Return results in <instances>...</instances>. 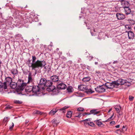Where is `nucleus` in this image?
<instances>
[{
  "mask_svg": "<svg viewBox=\"0 0 135 135\" xmlns=\"http://www.w3.org/2000/svg\"><path fill=\"white\" fill-rule=\"evenodd\" d=\"M32 62L31 66L32 67V69L35 70L36 69H39L40 68H42L45 65L46 62L45 61H40L37 60L35 61L36 58L35 56H32Z\"/></svg>",
  "mask_w": 135,
  "mask_h": 135,
  "instance_id": "nucleus-1",
  "label": "nucleus"
},
{
  "mask_svg": "<svg viewBox=\"0 0 135 135\" xmlns=\"http://www.w3.org/2000/svg\"><path fill=\"white\" fill-rule=\"evenodd\" d=\"M40 88L37 85H35L33 84H32L31 85H27L25 88L26 91L27 93H30L32 94V95H36L39 93Z\"/></svg>",
  "mask_w": 135,
  "mask_h": 135,
  "instance_id": "nucleus-2",
  "label": "nucleus"
},
{
  "mask_svg": "<svg viewBox=\"0 0 135 135\" xmlns=\"http://www.w3.org/2000/svg\"><path fill=\"white\" fill-rule=\"evenodd\" d=\"M100 112L98 111L97 109H93L90 111V113H85L83 114L79 113L78 115L75 116V117H80L82 115L83 116H84L86 115H89L90 114H93L94 115H100Z\"/></svg>",
  "mask_w": 135,
  "mask_h": 135,
  "instance_id": "nucleus-3",
  "label": "nucleus"
},
{
  "mask_svg": "<svg viewBox=\"0 0 135 135\" xmlns=\"http://www.w3.org/2000/svg\"><path fill=\"white\" fill-rule=\"evenodd\" d=\"M47 90L48 91L52 92L55 94L59 92V90L58 88H56L55 86L52 85L48 86L47 88Z\"/></svg>",
  "mask_w": 135,
  "mask_h": 135,
  "instance_id": "nucleus-4",
  "label": "nucleus"
},
{
  "mask_svg": "<svg viewBox=\"0 0 135 135\" xmlns=\"http://www.w3.org/2000/svg\"><path fill=\"white\" fill-rule=\"evenodd\" d=\"M17 86L18 89L22 90L26 86V84L23 82V81L21 79H19L17 83Z\"/></svg>",
  "mask_w": 135,
  "mask_h": 135,
  "instance_id": "nucleus-5",
  "label": "nucleus"
},
{
  "mask_svg": "<svg viewBox=\"0 0 135 135\" xmlns=\"http://www.w3.org/2000/svg\"><path fill=\"white\" fill-rule=\"evenodd\" d=\"M114 108L117 113H118L119 115H118V118H122L121 116L122 115V113L120 112L121 109L122 107L120 105H116L114 106Z\"/></svg>",
  "mask_w": 135,
  "mask_h": 135,
  "instance_id": "nucleus-6",
  "label": "nucleus"
},
{
  "mask_svg": "<svg viewBox=\"0 0 135 135\" xmlns=\"http://www.w3.org/2000/svg\"><path fill=\"white\" fill-rule=\"evenodd\" d=\"M105 86L104 85H100L95 88L96 91L98 93H102L105 91Z\"/></svg>",
  "mask_w": 135,
  "mask_h": 135,
  "instance_id": "nucleus-7",
  "label": "nucleus"
},
{
  "mask_svg": "<svg viewBox=\"0 0 135 135\" xmlns=\"http://www.w3.org/2000/svg\"><path fill=\"white\" fill-rule=\"evenodd\" d=\"M28 81L27 82V85H30L29 83H31L33 84V79L32 78V74L30 71H28Z\"/></svg>",
  "mask_w": 135,
  "mask_h": 135,
  "instance_id": "nucleus-8",
  "label": "nucleus"
},
{
  "mask_svg": "<svg viewBox=\"0 0 135 135\" xmlns=\"http://www.w3.org/2000/svg\"><path fill=\"white\" fill-rule=\"evenodd\" d=\"M66 85L63 83L62 82H61L60 83L58 84L57 85V88L59 90L60 89H65L66 87Z\"/></svg>",
  "mask_w": 135,
  "mask_h": 135,
  "instance_id": "nucleus-9",
  "label": "nucleus"
},
{
  "mask_svg": "<svg viewBox=\"0 0 135 135\" xmlns=\"http://www.w3.org/2000/svg\"><path fill=\"white\" fill-rule=\"evenodd\" d=\"M47 82V80L44 78H41L40 81V85L41 86H46V83Z\"/></svg>",
  "mask_w": 135,
  "mask_h": 135,
  "instance_id": "nucleus-10",
  "label": "nucleus"
},
{
  "mask_svg": "<svg viewBox=\"0 0 135 135\" xmlns=\"http://www.w3.org/2000/svg\"><path fill=\"white\" fill-rule=\"evenodd\" d=\"M116 16L117 19L119 20L123 19L125 18V16L124 15L120 13H117Z\"/></svg>",
  "mask_w": 135,
  "mask_h": 135,
  "instance_id": "nucleus-11",
  "label": "nucleus"
},
{
  "mask_svg": "<svg viewBox=\"0 0 135 135\" xmlns=\"http://www.w3.org/2000/svg\"><path fill=\"white\" fill-rule=\"evenodd\" d=\"M12 79L10 77H7L5 79V81L6 82V86L7 87V85H9L12 82Z\"/></svg>",
  "mask_w": 135,
  "mask_h": 135,
  "instance_id": "nucleus-12",
  "label": "nucleus"
},
{
  "mask_svg": "<svg viewBox=\"0 0 135 135\" xmlns=\"http://www.w3.org/2000/svg\"><path fill=\"white\" fill-rule=\"evenodd\" d=\"M50 79L52 81L55 82L58 81L59 78L58 76L56 75H54L51 77Z\"/></svg>",
  "mask_w": 135,
  "mask_h": 135,
  "instance_id": "nucleus-13",
  "label": "nucleus"
},
{
  "mask_svg": "<svg viewBox=\"0 0 135 135\" xmlns=\"http://www.w3.org/2000/svg\"><path fill=\"white\" fill-rule=\"evenodd\" d=\"M128 38L130 39H133L134 37V35L132 31H129L128 32Z\"/></svg>",
  "mask_w": 135,
  "mask_h": 135,
  "instance_id": "nucleus-14",
  "label": "nucleus"
},
{
  "mask_svg": "<svg viewBox=\"0 0 135 135\" xmlns=\"http://www.w3.org/2000/svg\"><path fill=\"white\" fill-rule=\"evenodd\" d=\"M78 88L81 90H86L87 89V86L83 85H80L78 86Z\"/></svg>",
  "mask_w": 135,
  "mask_h": 135,
  "instance_id": "nucleus-15",
  "label": "nucleus"
},
{
  "mask_svg": "<svg viewBox=\"0 0 135 135\" xmlns=\"http://www.w3.org/2000/svg\"><path fill=\"white\" fill-rule=\"evenodd\" d=\"M11 73L13 75L14 78L15 75L17 74L18 73V71L17 69H12L11 70Z\"/></svg>",
  "mask_w": 135,
  "mask_h": 135,
  "instance_id": "nucleus-16",
  "label": "nucleus"
},
{
  "mask_svg": "<svg viewBox=\"0 0 135 135\" xmlns=\"http://www.w3.org/2000/svg\"><path fill=\"white\" fill-rule=\"evenodd\" d=\"M105 85L109 88H113L114 87V85H113L112 82L111 83H105Z\"/></svg>",
  "mask_w": 135,
  "mask_h": 135,
  "instance_id": "nucleus-17",
  "label": "nucleus"
},
{
  "mask_svg": "<svg viewBox=\"0 0 135 135\" xmlns=\"http://www.w3.org/2000/svg\"><path fill=\"white\" fill-rule=\"evenodd\" d=\"M3 88L4 89H7L6 82L2 83L0 81V88Z\"/></svg>",
  "mask_w": 135,
  "mask_h": 135,
  "instance_id": "nucleus-18",
  "label": "nucleus"
},
{
  "mask_svg": "<svg viewBox=\"0 0 135 135\" xmlns=\"http://www.w3.org/2000/svg\"><path fill=\"white\" fill-rule=\"evenodd\" d=\"M58 111L57 108L54 109L52 110L49 113V114L51 115H52Z\"/></svg>",
  "mask_w": 135,
  "mask_h": 135,
  "instance_id": "nucleus-19",
  "label": "nucleus"
},
{
  "mask_svg": "<svg viewBox=\"0 0 135 135\" xmlns=\"http://www.w3.org/2000/svg\"><path fill=\"white\" fill-rule=\"evenodd\" d=\"M9 85L10 87L13 89L16 88L17 86L16 83L12 82Z\"/></svg>",
  "mask_w": 135,
  "mask_h": 135,
  "instance_id": "nucleus-20",
  "label": "nucleus"
},
{
  "mask_svg": "<svg viewBox=\"0 0 135 135\" xmlns=\"http://www.w3.org/2000/svg\"><path fill=\"white\" fill-rule=\"evenodd\" d=\"M68 107L65 106L64 107L60 109H58V111L59 112H61L62 113H64L65 112L66 110L68 108Z\"/></svg>",
  "mask_w": 135,
  "mask_h": 135,
  "instance_id": "nucleus-21",
  "label": "nucleus"
},
{
  "mask_svg": "<svg viewBox=\"0 0 135 135\" xmlns=\"http://www.w3.org/2000/svg\"><path fill=\"white\" fill-rule=\"evenodd\" d=\"M125 10V13L127 15H128L131 12V10L128 7H124Z\"/></svg>",
  "mask_w": 135,
  "mask_h": 135,
  "instance_id": "nucleus-22",
  "label": "nucleus"
},
{
  "mask_svg": "<svg viewBox=\"0 0 135 135\" xmlns=\"http://www.w3.org/2000/svg\"><path fill=\"white\" fill-rule=\"evenodd\" d=\"M91 78L89 76L84 77L83 79L82 80L85 82L89 81L90 80Z\"/></svg>",
  "mask_w": 135,
  "mask_h": 135,
  "instance_id": "nucleus-23",
  "label": "nucleus"
},
{
  "mask_svg": "<svg viewBox=\"0 0 135 135\" xmlns=\"http://www.w3.org/2000/svg\"><path fill=\"white\" fill-rule=\"evenodd\" d=\"M127 81L126 80H124L122 79H119L118 80V81L119 82V84L120 85H123Z\"/></svg>",
  "mask_w": 135,
  "mask_h": 135,
  "instance_id": "nucleus-24",
  "label": "nucleus"
},
{
  "mask_svg": "<svg viewBox=\"0 0 135 135\" xmlns=\"http://www.w3.org/2000/svg\"><path fill=\"white\" fill-rule=\"evenodd\" d=\"M72 112L71 111H68L67 113L66 117L68 118H70L72 116Z\"/></svg>",
  "mask_w": 135,
  "mask_h": 135,
  "instance_id": "nucleus-25",
  "label": "nucleus"
},
{
  "mask_svg": "<svg viewBox=\"0 0 135 135\" xmlns=\"http://www.w3.org/2000/svg\"><path fill=\"white\" fill-rule=\"evenodd\" d=\"M54 119L52 120V122L53 123L55 124L57 126V124L59 123V121L57 119Z\"/></svg>",
  "mask_w": 135,
  "mask_h": 135,
  "instance_id": "nucleus-26",
  "label": "nucleus"
},
{
  "mask_svg": "<svg viewBox=\"0 0 135 135\" xmlns=\"http://www.w3.org/2000/svg\"><path fill=\"white\" fill-rule=\"evenodd\" d=\"M94 91H93L91 89H88L87 87V89L86 90V92L88 94H91L94 92Z\"/></svg>",
  "mask_w": 135,
  "mask_h": 135,
  "instance_id": "nucleus-27",
  "label": "nucleus"
},
{
  "mask_svg": "<svg viewBox=\"0 0 135 135\" xmlns=\"http://www.w3.org/2000/svg\"><path fill=\"white\" fill-rule=\"evenodd\" d=\"M31 60L29 59L26 62V64H27L28 66L30 68L31 67L32 68V66H31V64L32 63H31Z\"/></svg>",
  "mask_w": 135,
  "mask_h": 135,
  "instance_id": "nucleus-28",
  "label": "nucleus"
},
{
  "mask_svg": "<svg viewBox=\"0 0 135 135\" xmlns=\"http://www.w3.org/2000/svg\"><path fill=\"white\" fill-rule=\"evenodd\" d=\"M124 5V7H129V2L127 1H124L123 2Z\"/></svg>",
  "mask_w": 135,
  "mask_h": 135,
  "instance_id": "nucleus-29",
  "label": "nucleus"
},
{
  "mask_svg": "<svg viewBox=\"0 0 135 135\" xmlns=\"http://www.w3.org/2000/svg\"><path fill=\"white\" fill-rule=\"evenodd\" d=\"M52 82L50 80H47V82L46 83V86H49L52 85Z\"/></svg>",
  "mask_w": 135,
  "mask_h": 135,
  "instance_id": "nucleus-30",
  "label": "nucleus"
},
{
  "mask_svg": "<svg viewBox=\"0 0 135 135\" xmlns=\"http://www.w3.org/2000/svg\"><path fill=\"white\" fill-rule=\"evenodd\" d=\"M34 113L35 114H38L40 115H42L43 114L45 115V116L46 115V114L45 113H43L40 112L38 110H35L34 112Z\"/></svg>",
  "mask_w": 135,
  "mask_h": 135,
  "instance_id": "nucleus-31",
  "label": "nucleus"
},
{
  "mask_svg": "<svg viewBox=\"0 0 135 135\" xmlns=\"http://www.w3.org/2000/svg\"><path fill=\"white\" fill-rule=\"evenodd\" d=\"M72 89L73 88L71 86H69L67 89V90L68 93H71L73 91Z\"/></svg>",
  "mask_w": 135,
  "mask_h": 135,
  "instance_id": "nucleus-32",
  "label": "nucleus"
},
{
  "mask_svg": "<svg viewBox=\"0 0 135 135\" xmlns=\"http://www.w3.org/2000/svg\"><path fill=\"white\" fill-rule=\"evenodd\" d=\"M97 124L99 126H103L102 122L100 121L99 120H97Z\"/></svg>",
  "mask_w": 135,
  "mask_h": 135,
  "instance_id": "nucleus-33",
  "label": "nucleus"
},
{
  "mask_svg": "<svg viewBox=\"0 0 135 135\" xmlns=\"http://www.w3.org/2000/svg\"><path fill=\"white\" fill-rule=\"evenodd\" d=\"M112 83L113 84V85H114V87L115 86V85L118 86L120 84H119V82L118 81V80L116 81H114L112 82Z\"/></svg>",
  "mask_w": 135,
  "mask_h": 135,
  "instance_id": "nucleus-34",
  "label": "nucleus"
},
{
  "mask_svg": "<svg viewBox=\"0 0 135 135\" xmlns=\"http://www.w3.org/2000/svg\"><path fill=\"white\" fill-rule=\"evenodd\" d=\"M84 110V109L82 107H79L77 109V111L79 112L83 111Z\"/></svg>",
  "mask_w": 135,
  "mask_h": 135,
  "instance_id": "nucleus-35",
  "label": "nucleus"
},
{
  "mask_svg": "<svg viewBox=\"0 0 135 135\" xmlns=\"http://www.w3.org/2000/svg\"><path fill=\"white\" fill-rule=\"evenodd\" d=\"M22 36L20 34H18L16 35L15 38L17 39H19Z\"/></svg>",
  "mask_w": 135,
  "mask_h": 135,
  "instance_id": "nucleus-36",
  "label": "nucleus"
},
{
  "mask_svg": "<svg viewBox=\"0 0 135 135\" xmlns=\"http://www.w3.org/2000/svg\"><path fill=\"white\" fill-rule=\"evenodd\" d=\"M90 119H86L84 120H82V121L84 122V124L85 125H87V124H88V122L87 123V122Z\"/></svg>",
  "mask_w": 135,
  "mask_h": 135,
  "instance_id": "nucleus-37",
  "label": "nucleus"
},
{
  "mask_svg": "<svg viewBox=\"0 0 135 135\" xmlns=\"http://www.w3.org/2000/svg\"><path fill=\"white\" fill-rule=\"evenodd\" d=\"M88 125L91 126L93 127L95 125L94 124L93 122H88Z\"/></svg>",
  "mask_w": 135,
  "mask_h": 135,
  "instance_id": "nucleus-38",
  "label": "nucleus"
},
{
  "mask_svg": "<svg viewBox=\"0 0 135 135\" xmlns=\"http://www.w3.org/2000/svg\"><path fill=\"white\" fill-rule=\"evenodd\" d=\"M124 84L125 85L128 86H130L131 84L130 82L128 81L127 82V81H126V82Z\"/></svg>",
  "mask_w": 135,
  "mask_h": 135,
  "instance_id": "nucleus-39",
  "label": "nucleus"
},
{
  "mask_svg": "<svg viewBox=\"0 0 135 135\" xmlns=\"http://www.w3.org/2000/svg\"><path fill=\"white\" fill-rule=\"evenodd\" d=\"M14 103H15L18 104H21L22 103V102L20 101L19 100H15L14 101Z\"/></svg>",
  "mask_w": 135,
  "mask_h": 135,
  "instance_id": "nucleus-40",
  "label": "nucleus"
},
{
  "mask_svg": "<svg viewBox=\"0 0 135 135\" xmlns=\"http://www.w3.org/2000/svg\"><path fill=\"white\" fill-rule=\"evenodd\" d=\"M12 126H9V129L10 131H11L12 129L14 127V123H12Z\"/></svg>",
  "mask_w": 135,
  "mask_h": 135,
  "instance_id": "nucleus-41",
  "label": "nucleus"
},
{
  "mask_svg": "<svg viewBox=\"0 0 135 135\" xmlns=\"http://www.w3.org/2000/svg\"><path fill=\"white\" fill-rule=\"evenodd\" d=\"M28 71H29L28 70H27V71H25L23 70V74L25 75H27V74L28 73Z\"/></svg>",
  "mask_w": 135,
  "mask_h": 135,
  "instance_id": "nucleus-42",
  "label": "nucleus"
},
{
  "mask_svg": "<svg viewBox=\"0 0 135 135\" xmlns=\"http://www.w3.org/2000/svg\"><path fill=\"white\" fill-rule=\"evenodd\" d=\"M134 97L131 96H129V99L130 101H132L133 100Z\"/></svg>",
  "mask_w": 135,
  "mask_h": 135,
  "instance_id": "nucleus-43",
  "label": "nucleus"
},
{
  "mask_svg": "<svg viewBox=\"0 0 135 135\" xmlns=\"http://www.w3.org/2000/svg\"><path fill=\"white\" fill-rule=\"evenodd\" d=\"M12 107L11 106H8L6 107V108L7 109H11L12 108Z\"/></svg>",
  "mask_w": 135,
  "mask_h": 135,
  "instance_id": "nucleus-44",
  "label": "nucleus"
},
{
  "mask_svg": "<svg viewBox=\"0 0 135 135\" xmlns=\"http://www.w3.org/2000/svg\"><path fill=\"white\" fill-rule=\"evenodd\" d=\"M115 123V122L114 121H112L110 122V124L111 125H112L113 124H114Z\"/></svg>",
  "mask_w": 135,
  "mask_h": 135,
  "instance_id": "nucleus-45",
  "label": "nucleus"
},
{
  "mask_svg": "<svg viewBox=\"0 0 135 135\" xmlns=\"http://www.w3.org/2000/svg\"><path fill=\"white\" fill-rule=\"evenodd\" d=\"M8 121V120H7V119H3V122H7Z\"/></svg>",
  "mask_w": 135,
  "mask_h": 135,
  "instance_id": "nucleus-46",
  "label": "nucleus"
},
{
  "mask_svg": "<svg viewBox=\"0 0 135 135\" xmlns=\"http://www.w3.org/2000/svg\"><path fill=\"white\" fill-rule=\"evenodd\" d=\"M34 40L33 38L31 39L30 40V42L32 43V44L34 43Z\"/></svg>",
  "mask_w": 135,
  "mask_h": 135,
  "instance_id": "nucleus-47",
  "label": "nucleus"
},
{
  "mask_svg": "<svg viewBox=\"0 0 135 135\" xmlns=\"http://www.w3.org/2000/svg\"><path fill=\"white\" fill-rule=\"evenodd\" d=\"M100 73V72L99 71H95V73L97 74H99Z\"/></svg>",
  "mask_w": 135,
  "mask_h": 135,
  "instance_id": "nucleus-48",
  "label": "nucleus"
},
{
  "mask_svg": "<svg viewBox=\"0 0 135 135\" xmlns=\"http://www.w3.org/2000/svg\"><path fill=\"white\" fill-rule=\"evenodd\" d=\"M71 119V120H70V121H69V122H72V123H73V122H74V119H73V118H72V119Z\"/></svg>",
  "mask_w": 135,
  "mask_h": 135,
  "instance_id": "nucleus-49",
  "label": "nucleus"
},
{
  "mask_svg": "<svg viewBox=\"0 0 135 135\" xmlns=\"http://www.w3.org/2000/svg\"><path fill=\"white\" fill-rule=\"evenodd\" d=\"M93 58V57L92 56H90L89 57V59L90 60H91Z\"/></svg>",
  "mask_w": 135,
  "mask_h": 135,
  "instance_id": "nucleus-50",
  "label": "nucleus"
},
{
  "mask_svg": "<svg viewBox=\"0 0 135 135\" xmlns=\"http://www.w3.org/2000/svg\"><path fill=\"white\" fill-rule=\"evenodd\" d=\"M29 122V121L27 120L26 121V122H25V124H27V123Z\"/></svg>",
  "mask_w": 135,
  "mask_h": 135,
  "instance_id": "nucleus-51",
  "label": "nucleus"
},
{
  "mask_svg": "<svg viewBox=\"0 0 135 135\" xmlns=\"http://www.w3.org/2000/svg\"><path fill=\"white\" fill-rule=\"evenodd\" d=\"M118 62V61H114L113 63V64H116Z\"/></svg>",
  "mask_w": 135,
  "mask_h": 135,
  "instance_id": "nucleus-52",
  "label": "nucleus"
},
{
  "mask_svg": "<svg viewBox=\"0 0 135 135\" xmlns=\"http://www.w3.org/2000/svg\"><path fill=\"white\" fill-rule=\"evenodd\" d=\"M115 127H116V128H119V125H118L117 126H115Z\"/></svg>",
  "mask_w": 135,
  "mask_h": 135,
  "instance_id": "nucleus-53",
  "label": "nucleus"
},
{
  "mask_svg": "<svg viewBox=\"0 0 135 135\" xmlns=\"http://www.w3.org/2000/svg\"><path fill=\"white\" fill-rule=\"evenodd\" d=\"M114 113L109 118H112V117H113V115H114Z\"/></svg>",
  "mask_w": 135,
  "mask_h": 135,
  "instance_id": "nucleus-54",
  "label": "nucleus"
},
{
  "mask_svg": "<svg viewBox=\"0 0 135 135\" xmlns=\"http://www.w3.org/2000/svg\"><path fill=\"white\" fill-rule=\"evenodd\" d=\"M95 65H97V64H98V62H95Z\"/></svg>",
  "mask_w": 135,
  "mask_h": 135,
  "instance_id": "nucleus-55",
  "label": "nucleus"
},
{
  "mask_svg": "<svg viewBox=\"0 0 135 135\" xmlns=\"http://www.w3.org/2000/svg\"><path fill=\"white\" fill-rule=\"evenodd\" d=\"M112 110V109H110L109 111V112L110 111Z\"/></svg>",
  "mask_w": 135,
  "mask_h": 135,
  "instance_id": "nucleus-56",
  "label": "nucleus"
},
{
  "mask_svg": "<svg viewBox=\"0 0 135 135\" xmlns=\"http://www.w3.org/2000/svg\"><path fill=\"white\" fill-rule=\"evenodd\" d=\"M59 50V48H57V49H56V50H57V51Z\"/></svg>",
  "mask_w": 135,
  "mask_h": 135,
  "instance_id": "nucleus-57",
  "label": "nucleus"
},
{
  "mask_svg": "<svg viewBox=\"0 0 135 135\" xmlns=\"http://www.w3.org/2000/svg\"><path fill=\"white\" fill-rule=\"evenodd\" d=\"M66 119V120H65L66 121H67V120H68L69 121V120L68 119Z\"/></svg>",
  "mask_w": 135,
  "mask_h": 135,
  "instance_id": "nucleus-58",
  "label": "nucleus"
},
{
  "mask_svg": "<svg viewBox=\"0 0 135 135\" xmlns=\"http://www.w3.org/2000/svg\"><path fill=\"white\" fill-rule=\"evenodd\" d=\"M120 1H124V0H119Z\"/></svg>",
  "mask_w": 135,
  "mask_h": 135,
  "instance_id": "nucleus-59",
  "label": "nucleus"
},
{
  "mask_svg": "<svg viewBox=\"0 0 135 135\" xmlns=\"http://www.w3.org/2000/svg\"><path fill=\"white\" fill-rule=\"evenodd\" d=\"M125 128V127H124V126H123V127L122 129H123V128Z\"/></svg>",
  "mask_w": 135,
  "mask_h": 135,
  "instance_id": "nucleus-60",
  "label": "nucleus"
},
{
  "mask_svg": "<svg viewBox=\"0 0 135 135\" xmlns=\"http://www.w3.org/2000/svg\"><path fill=\"white\" fill-rule=\"evenodd\" d=\"M17 117H15V118H17Z\"/></svg>",
  "mask_w": 135,
  "mask_h": 135,
  "instance_id": "nucleus-61",
  "label": "nucleus"
},
{
  "mask_svg": "<svg viewBox=\"0 0 135 135\" xmlns=\"http://www.w3.org/2000/svg\"><path fill=\"white\" fill-rule=\"evenodd\" d=\"M94 32L95 31V30H94Z\"/></svg>",
  "mask_w": 135,
  "mask_h": 135,
  "instance_id": "nucleus-62",
  "label": "nucleus"
},
{
  "mask_svg": "<svg viewBox=\"0 0 135 135\" xmlns=\"http://www.w3.org/2000/svg\"><path fill=\"white\" fill-rule=\"evenodd\" d=\"M7 118V117H6V118Z\"/></svg>",
  "mask_w": 135,
  "mask_h": 135,
  "instance_id": "nucleus-63",
  "label": "nucleus"
},
{
  "mask_svg": "<svg viewBox=\"0 0 135 135\" xmlns=\"http://www.w3.org/2000/svg\"><path fill=\"white\" fill-rule=\"evenodd\" d=\"M6 124H6L5 125H6Z\"/></svg>",
  "mask_w": 135,
  "mask_h": 135,
  "instance_id": "nucleus-64",
  "label": "nucleus"
}]
</instances>
